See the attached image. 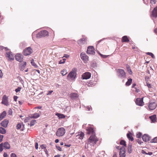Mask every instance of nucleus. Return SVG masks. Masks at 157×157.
Returning <instances> with one entry per match:
<instances>
[{"instance_id":"38","label":"nucleus","mask_w":157,"mask_h":157,"mask_svg":"<svg viewBox=\"0 0 157 157\" xmlns=\"http://www.w3.org/2000/svg\"><path fill=\"white\" fill-rule=\"evenodd\" d=\"M151 143H157V137H155L151 141Z\"/></svg>"},{"instance_id":"59","label":"nucleus","mask_w":157,"mask_h":157,"mask_svg":"<svg viewBox=\"0 0 157 157\" xmlns=\"http://www.w3.org/2000/svg\"><path fill=\"white\" fill-rule=\"evenodd\" d=\"M2 75H3V74H2V71H1V70H0V77H2Z\"/></svg>"},{"instance_id":"50","label":"nucleus","mask_w":157,"mask_h":157,"mask_svg":"<svg viewBox=\"0 0 157 157\" xmlns=\"http://www.w3.org/2000/svg\"><path fill=\"white\" fill-rule=\"evenodd\" d=\"M11 157H17L16 155L14 153H12L11 154Z\"/></svg>"},{"instance_id":"63","label":"nucleus","mask_w":157,"mask_h":157,"mask_svg":"<svg viewBox=\"0 0 157 157\" xmlns=\"http://www.w3.org/2000/svg\"><path fill=\"white\" fill-rule=\"evenodd\" d=\"M154 32L157 35V28H155L154 29Z\"/></svg>"},{"instance_id":"9","label":"nucleus","mask_w":157,"mask_h":157,"mask_svg":"<svg viewBox=\"0 0 157 157\" xmlns=\"http://www.w3.org/2000/svg\"><path fill=\"white\" fill-rule=\"evenodd\" d=\"M91 74L89 72H86L82 76V78L83 79H87L90 78Z\"/></svg>"},{"instance_id":"3","label":"nucleus","mask_w":157,"mask_h":157,"mask_svg":"<svg viewBox=\"0 0 157 157\" xmlns=\"http://www.w3.org/2000/svg\"><path fill=\"white\" fill-rule=\"evenodd\" d=\"M65 133V129L63 128H60L58 129L56 132V135L58 136H62Z\"/></svg>"},{"instance_id":"14","label":"nucleus","mask_w":157,"mask_h":157,"mask_svg":"<svg viewBox=\"0 0 157 157\" xmlns=\"http://www.w3.org/2000/svg\"><path fill=\"white\" fill-rule=\"evenodd\" d=\"M151 17L156 18L157 17V6L155 7L152 12Z\"/></svg>"},{"instance_id":"47","label":"nucleus","mask_w":157,"mask_h":157,"mask_svg":"<svg viewBox=\"0 0 157 157\" xmlns=\"http://www.w3.org/2000/svg\"><path fill=\"white\" fill-rule=\"evenodd\" d=\"M137 142L140 144H141L143 143V142L141 141L139 139H138L136 140Z\"/></svg>"},{"instance_id":"40","label":"nucleus","mask_w":157,"mask_h":157,"mask_svg":"<svg viewBox=\"0 0 157 157\" xmlns=\"http://www.w3.org/2000/svg\"><path fill=\"white\" fill-rule=\"evenodd\" d=\"M3 143L0 144V152H1L3 150Z\"/></svg>"},{"instance_id":"46","label":"nucleus","mask_w":157,"mask_h":157,"mask_svg":"<svg viewBox=\"0 0 157 157\" xmlns=\"http://www.w3.org/2000/svg\"><path fill=\"white\" fill-rule=\"evenodd\" d=\"M86 108L89 111H91L92 110V108L90 106H88L86 107Z\"/></svg>"},{"instance_id":"37","label":"nucleus","mask_w":157,"mask_h":157,"mask_svg":"<svg viewBox=\"0 0 157 157\" xmlns=\"http://www.w3.org/2000/svg\"><path fill=\"white\" fill-rule=\"evenodd\" d=\"M66 59L65 58H63L62 60H60L59 62V64H63L65 63V61Z\"/></svg>"},{"instance_id":"31","label":"nucleus","mask_w":157,"mask_h":157,"mask_svg":"<svg viewBox=\"0 0 157 157\" xmlns=\"http://www.w3.org/2000/svg\"><path fill=\"white\" fill-rule=\"evenodd\" d=\"M6 133L5 129L2 127H0V133L2 134H4Z\"/></svg>"},{"instance_id":"1","label":"nucleus","mask_w":157,"mask_h":157,"mask_svg":"<svg viewBox=\"0 0 157 157\" xmlns=\"http://www.w3.org/2000/svg\"><path fill=\"white\" fill-rule=\"evenodd\" d=\"M87 132L89 134H92L91 135L89 138L88 143L90 144L91 143H94V144H96L98 140V139L95 135V133L92 128L91 127L88 128L87 129Z\"/></svg>"},{"instance_id":"52","label":"nucleus","mask_w":157,"mask_h":157,"mask_svg":"<svg viewBox=\"0 0 157 157\" xmlns=\"http://www.w3.org/2000/svg\"><path fill=\"white\" fill-rule=\"evenodd\" d=\"M56 148L59 151H61V147L59 146H56Z\"/></svg>"},{"instance_id":"42","label":"nucleus","mask_w":157,"mask_h":157,"mask_svg":"<svg viewBox=\"0 0 157 157\" xmlns=\"http://www.w3.org/2000/svg\"><path fill=\"white\" fill-rule=\"evenodd\" d=\"M141 135L142 133L140 132H139L136 135V137L137 138L139 139L140 138Z\"/></svg>"},{"instance_id":"49","label":"nucleus","mask_w":157,"mask_h":157,"mask_svg":"<svg viewBox=\"0 0 157 157\" xmlns=\"http://www.w3.org/2000/svg\"><path fill=\"white\" fill-rule=\"evenodd\" d=\"M3 137V135H0V143L2 141Z\"/></svg>"},{"instance_id":"41","label":"nucleus","mask_w":157,"mask_h":157,"mask_svg":"<svg viewBox=\"0 0 157 157\" xmlns=\"http://www.w3.org/2000/svg\"><path fill=\"white\" fill-rule=\"evenodd\" d=\"M31 64H32V65L35 67H37V65H36V64L34 63V60L33 59H32L31 60Z\"/></svg>"},{"instance_id":"23","label":"nucleus","mask_w":157,"mask_h":157,"mask_svg":"<svg viewBox=\"0 0 157 157\" xmlns=\"http://www.w3.org/2000/svg\"><path fill=\"white\" fill-rule=\"evenodd\" d=\"M78 97V94L76 93H72L71 94V98L72 99H76Z\"/></svg>"},{"instance_id":"30","label":"nucleus","mask_w":157,"mask_h":157,"mask_svg":"<svg viewBox=\"0 0 157 157\" xmlns=\"http://www.w3.org/2000/svg\"><path fill=\"white\" fill-rule=\"evenodd\" d=\"M132 145L131 144H129L128 146V153H131L132 152Z\"/></svg>"},{"instance_id":"35","label":"nucleus","mask_w":157,"mask_h":157,"mask_svg":"<svg viewBox=\"0 0 157 157\" xmlns=\"http://www.w3.org/2000/svg\"><path fill=\"white\" fill-rule=\"evenodd\" d=\"M71 109V107L70 106H68L66 107L65 109V110L66 111H67V113H68L70 111Z\"/></svg>"},{"instance_id":"15","label":"nucleus","mask_w":157,"mask_h":157,"mask_svg":"<svg viewBox=\"0 0 157 157\" xmlns=\"http://www.w3.org/2000/svg\"><path fill=\"white\" fill-rule=\"evenodd\" d=\"M142 138L144 141L145 142H147L150 141L151 138L147 134H145L142 137Z\"/></svg>"},{"instance_id":"2","label":"nucleus","mask_w":157,"mask_h":157,"mask_svg":"<svg viewBox=\"0 0 157 157\" xmlns=\"http://www.w3.org/2000/svg\"><path fill=\"white\" fill-rule=\"evenodd\" d=\"M118 77L121 78H126V74L124 71L121 69H118L117 70Z\"/></svg>"},{"instance_id":"51","label":"nucleus","mask_w":157,"mask_h":157,"mask_svg":"<svg viewBox=\"0 0 157 157\" xmlns=\"http://www.w3.org/2000/svg\"><path fill=\"white\" fill-rule=\"evenodd\" d=\"M69 57V56L67 54H65L64 56L63 57V58L65 57L66 58H68Z\"/></svg>"},{"instance_id":"55","label":"nucleus","mask_w":157,"mask_h":157,"mask_svg":"<svg viewBox=\"0 0 157 157\" xmlns=\"http://www.w3.org/2000/svg\"><path fill=\"white\" fill-rule=\"evenodd\" d=\"M41 147L42 149L45 148L46 147H45V145L44 144H42L41 146Z\"/></svg>"},{"instance_id":"34","label":"nucleus","mask_w":157,"mask_h":157,"mask_svg":"<svg viewBox=\"0 0 157 157\" xmlns=\"http://www.w3.org/2000/svg\"><path fill=\"white\" fill-rule=\"evenodd\" d=\"M36 122V121L35 120H33L31 121L30 122V126H32L34 125Z\"/></svg>"},{"instance_id":"28","label":"nucleus","mask_w":157,"mask_h":157,"mask_svg":"<svg viewBox=\"0 0 157 157\" xmlns=\"http://www.w3.org/2000/svg\"><path fill=\"white\" fill-rule=\"evenodd\" d=\"M127 136L128 138L129 139V140H131V141H133L134 139L132 137L131 135V133H127Z\"/></svg>"},{"instance_id":"57","label":"nucleus","mask_w":157,"mask_h":157,"mask_svg":"<svg viewBox=\"0 0 157 157\" xmlns=\"http://www.w3.org/2000/svg\"><path fill=\"white\" fill-rule=\"evenodd\" d=\"M141 153L143 154H145L146 155L147 154V153L143 150L141 151Z\"/></svg>"},{"instance_id":"53","label":"nucleus","mask_w":157,"mask_h":157,"mask_svg":"<svg viewBox=\"0 0 157 157\" xmlns=\"http://www.w3.org/2000/svg\"><path fill=\"white\" fill-rule=\"evenodd\" d=\"M38 148V144L37 143H36L35 144V148L37 149Z\"/></svg>"},{"instance_id":"32","label":"nucleus","mask_w":157,"mask_h":157,"mask_svg":"<svg viewBox=\"0 0 157 157\" xmlns=\"http://www.w3.org/2000/svg\"><path fill=\"white\" fill-rule=\"evenodd\" d=\"M132 81V79L130 78L128 79V81L126 83V85L127 86H129L130 85Z\"/></svg>"},{"instance_id":"5","label":"nucleus","mask_w":157,"mask_h":157,"mask_svg":"<svg viewBox=\"0 0 157 157\" xmlns=\"http://www.w3.org/2000/svg\"><path fill=\"white\" fill-rule=\"evenodd\" d=\"M76 72L73 71H71L67 76L68 79H74L76 77Z\"/></svg>"},{"instance_id":"61","label":"nucleus","mask_w":157,"mask_h":157,"mask_svg":"<svg viewBox=\"0 0 157 157\" xmlns=\"http://www.w3.org/2000/svg\"><path fill=\"white\" fill-rule=\"evenodd\" d=\"M4 157H8V156L7 154L6 153H4L3 155Z\"/></svg>"},{"instance_id":"18","label":"nucleus","mask_w":157,"mask_h":157,"mask_svg":"<svg viewBox=\"0 0 157 157\" xmlns=\"http://www.w3.org/2000/svg\"><path fill=\"white\" fill-rule=\"evenodd\" d=\"M86 41V39L85 38H83L79 40L78 41V44L81 45L85 43Z\"/></svg>"},{"instance_id":"20","label":"nucleus","mask_w":157,"mask_h":157,"mask_svg":"<svg viewBox=\"0 0 157 157\" xmlns=\"http://www.w3.org/2000/svg\"><path fill=\"white\" fill-rule=\"evenodd\" d=\"M26 64V62H24L23 63H21L20 65V70L23 71L25 68Z\"/></svg>"},{"instance_id":"16","label":"nucleus","mask_w":157,"mask_h":157,"mask_svg":"<svg viewBox=\"0 0 157 157\" xmlns=\"http://www.w3.org/2000/svg\"><path fill=\"white\" fill-rule=\"evenodd\" d=\"M81 58L82 59L85 61H86L88 59V57L84 53L82 52L80 54Z\"/></svg>"},{"instance_id":"12","label":"nucleus","mask_w":157,"mask_h":157,"mask_svg":"<svg viewBox=\"0 0 157 157\" xmlns=\"http://www.w3.org/2000/svg\"><path fill=\"white\" fill-rule=\"evenodd\" d=\"M157 106V104L155 102H150L148 107L149 109L154 110L155 109Z\"/></svg>"},{"instance_id":"7","label":"nucleus","mask_w":157,"mask_h":157,"mask_svg":"<svg viewBox=\"0 0 157 157\" xmlns=\"http://www.w3.org/2000/svg\"><path fill=\"white\" fill-rule=\"evenodd\" d=\"M119 157H125V149L124 147L122 146L120 148L119 153Z\"/></svg>"},{"instance_id":"45","label":"nucleus","mask_w":157,"mask_h":157,"mask_svg":"<svg viewBox=\"0 0 157 157\" xmlns=\"http://www.w3.org/2000/svg\"><path fill=\"white\" fill-rule=\"evenodd\" d=\"M156 2V0H150V2L152 5L155 4Z\"/></svg>"},{"instance_id":"8","label":"nucleus","mask_w":157,"mask_h":157,"mask_svg":"<svg viewBox=\"0 0 157 157\" xmlns=\"http://www.w3.org/2000/svg\"><path fill=\"white\" fill-rule=\"evenodd\" d=\"M94 50V48L93 46H89L87 49V53L88 54H94L95 53Z\"/></svg>"},{"instance_id":"58","label":"nucleus","mask_w":157,"mask_h":157,"mask_svg":"<svg viewBox=\"0 0 157 157\" xmlns=\"http://www.w3.org/2000/svg\"><path fill=\"white\" fill-rule=\"evenodd\" d=\"M101 56L104 58H107L108 56H105V55H103L102 54H100Z\"/></svg>"},{"instance_id":"60","label":"nucleus","mask_w":157,"mask_h":157,"mask_svg":"<svg viewBox=\"0 0 157 157\" xmlns=\"http://www.w3.org/2000/svg\"><path fill=\"white\" fill-rule=\"evenodd\" d=\"M153 154V153L152 152H148V153H147V154L146 155H152Z\"/></svg>"},{"instance_id":"27","label":"nucleus","mask_w":157,"mask_h":157,"mask_svg":"<svg viewBox=\"0 0 157 157\" xmlns=\"http://www.w3.org/2000/svg\"><path fill=\"white\" fill-rule=\"evenodd\" d=\"M128 41H129V40L126 36H125L123 37L122 39V42H128Z\"/></svg>"},{"instance_id":"44","label":"nucleus","mask_w":157,"mask_h":157,"mask_svg":"<svg viewBox=\"0 0 157 157\" xmlns=\"http://www.w3.org/2000/svg\"><path fill=\"white\" fill-rule=\"evenodd\" d=\"M146 54H147L148 55H149L151 56L153 58H154L155 57L154 55L153 54V53H152L151 52H147Z\"/></svg>"},{"instance_id":"10","label":"nucleus","mask_w":157,"mask_h":157,"mask_svg":"<svg viewBox=\"0 0 157 157\" xmlns=\"http://www.w3.org/2000/svg\"><path fill=\"white\" fill-rule=\"evenodd\" d=\"M143 98H137L136 101V104L139 106H143L144 104L143 101Z\"/></svg>"},{"instance_id":"62","label":"nucleus","mask_w":157,"mask_h":157,"mask_svg":"<svg viewBox=\"0 0 157 157\" xmlns=\"http://www.w3.org/2000/svg\"><path fill=\"white\" fill-rule=\"evenodd\" d=\"M113 157H117L116 153L115 152L114 153Z\"/></svg>"},{"instance_id":"17","label":"nucleus","mask_w":157,"mask_h":157,"mask_svg":"<svg viewBox=\"0 0 157 157\" xmlns=\"http://www.w3.org/2000/svg\"><path fill=\"white\" fill-rule=\"evenodd\" d=\"M6 56L8 57L11 60H13L14 59L13 56L11 52H8L6 53Z\"/></svg>"},{"instance_id":"11","label":"nucleus","mask_w":157,"mask_h":157,"mask_svg":"<svg viewBox=\"0 0 157 157\" xmlns=\"http://www.w3.org/2000/svg\"><path fill=\"white\" fill-rule=\"evenodd\" d=\"M23 55L19 53H18L15 55L16 60L20 62L23 61Z\"/></svg>"},{"instance_id":"6","label":"nucleus","mask_w":157,"mask_h":157,"mask_svg":"<svg viewBox=\"0 0 157 157\" xmlns=\"http://www.w3.org/2000/svg\"><path fill=\"white\" fill-rule=\"evenodd\" d=\"M33 50L30 47H29L25 49L23 51V53L25 56H28L32 53Z\"/></svg>"},{"instance_id":"56","label":"nucleus","mask_w":157,"mask_h":157,"mask_svg":"<svg viewBox=\"0 0 157 157\" xmlns=\"http://www.w3.org/2000/svg\"><path fill=\"white\" fill-rule=\"evenodd\" d=\"M53 92L52 90H50L48 91V93L47 94V95H50Z\"/></svg>"},{"instance_id":"64","label":"nucleus","mask_w":157,"mask_h":157,"mask_svg":"<svg viewBox=\"0 0 157 157\" xmlns=\"http://www.w3.org/2000/svg\"><path fill=\"white\" fill-rule=\"evenodd\" d=\"M147 86H148V88H150L151 87V85L149 83H147Z\"/></svg>"},{"instance_id":"24","label":"nucleus","mask_w":157,"mask_h":157,"mask_svg":"<svg viewBox=\"0 0 157 157\" xmlns=\"http://www.w3.org/2000/svg\"><path fill=\"white\" fill-rule=\"evenodd\" d=\"M3 147L6 149H9L10 148V145L7 142H6L3 144Z\"/></svg>"},{"instance_id":"13","label":"nucleus","mask_w":157,"mask_h":157,"mask_svg":"<svg viewBox=\"0 0 157 157\" xmlns=\"http://www.w3.org/2000/svg\"><path fill=\"white\" fill-rule=\"evenodd\" d=\"M7 99L8 98L6 95H4L2 98V103L6 106L9 105V103Z\"/></svg>"},{"instance_id":"21","label":"nucleus","mask_w":157,"mask_h":157,"mask_svg":"<svg viewBox=\"0 0 157 157\" xmlns=\"http://www.w3.org/2000/svg\"><path fill=\"white\" fill-rule=\"evenodd\" d=\"M40 114L39 113H35L31 115V118H32L36 119L39 117Z\"/></svg>"},{"instance_id":"25","label":"nucleus","mask_w":157,"mask_h":157,"mask_svg":"<svg viewBox=\"0 0 157 157\" xmlns=\"http://www.w3.org/2000/svg\"><path fill=\"white\" fill-rule=\"evenodd\" d=\"M6 112L3 111L0 115V121L2 120L6 115Z\"/></svg>"},{"instance_id":"4","label":"nucleus","mask_w":157,"mask_h":157,"mask_svg":"<svg viewBox=\"0 0 157 157\" xmlns=\"http://www.w3.org/2000/svg\"><path fill=\"white\" fill-rule=\"evenodd\" d=\"M48 34V32L46 30L41 31L37 35L38 38H41L47 36Z\"/></svg>"},{"instance_id":"22","label":"nucleus","mask_w":157,"mask_h":157,"mask_svg":"<svg viewBox=\"0 0 157 157\" xmlns=\"http://www.w3.org/2000/svg\"><path fill=\"white\" fill-rule=\"evenodd\" d=\"M149 118L151 120L152 122L153 123H154L156 122V116L155 115H153L149 117Z\"/></svg>"},{"instance_id":"26","label":"nucleus","mask_w":157,"mask_h":157,"mask_svg":"<svg viewBox=\"0 0 157 157\" xmlns=\"http://www.w3.org/2000/svg\"><path fill=\"white\" fill-rule=\"evenodd\" d=\"M56 115L59 118V119H62L64 118L65 117V116L63 114L57 113L56 114Z\"/></svg>"},{"instance_id":"39","label":"nucleus","mask_w":157,"mask_h":157,"mask_svg":"<svg viewBox=\"0 0 157 157\" xmlns=\"http://www.w3.org/2000/svg\"><path fill=\"white\" fill-rule=\"evenodd\" d=\"M127 67V69L128 72L131 75L132 74V71L131 70L129 67V66H128Z\"/></svg>"},{"instance_id":"43","label":"nucleus","mask_w":157,"mask_h":157,"mask_svg":"<svg viewBox=\"0 0 157 157\" xmlns=\"http://www.w3.org/2000/svg\"><path fill=\"white\" fill-rule=\"evenodd\" d=\"M21 127V124L20 123H18L16 126V128L17 129H19Z\"/></svg>"},{"instance_id":"48","label":"nucleus","mask_w":157,"mask_h":157,"mask_svg":"<svg viewBox=\"0 0 157 157\" xmlns=\"http://www.w3.org/2000/svg\"><path fill=\"white\" fill-rule=\"evenodd\" d=\"M21 89V88L20 87H18L17 88L15 89V91L16 92H17L19 91H20Z\"/></svg>"},{"instance_id":"19","label":"nucleus","mask_w":157,"mask_h":157,"mask_svg":"<svg viewBox=\"0 0 157 157\" xmlns=\"http://www.w3.org/2000/svg\"><path fill=\"white\" fill-rule=\"evenodd\" d=\"M8 123V121L6 120H5L2 122L1 124L2 126L3 127H4L6 128L7 126Z\"/></svg>"},{"instance_id":"36","label":"nucleus","mask_w":157,"mask_h":157,"mask_svg":"<svg viewBox=\"0 0 157 157\" xmlns=\"http://www.w3.org/2000/svg\"><path fill=\"white\" fill-rule=\"evenodd\" d=\"M120 144L121 145H123L125 146H126L125 142L123 140H121V141L120 142Z\"/></svg>"},{"instance_id":"29","label":"nucleus","mask_w":157,"mask_h":157,"mask_svg":"<svg viewBox=\"0 0 157 157\" xmlns=\"http://www.w3.org/2000/svg\"><path fill=\"white\" fill-rule=\"evenodd\" d=\"M84 136V133L82 132H81L79 134H78V136H78V138H79V139H83Z\"/></svg>"},{"instance_id":"33","label":"nucleus","mask_w":157,"mask_h":157,"mask_svg":"<svg viewBox=\"0 0 157 157\" xmlns=\"http://www.w3.org/2000/svg\"><path fill=\"white\" fill-rule=\"evenodd\" d=\"M67 70L65 69H64L63 70H62L61 72V74L63 75H66L67 74Z\"/></svg>"},{"instance_id":"54","label":"nucleus","mask_w":157,"mask_h":157,"mask_svg":"<svg viewBox=\"0 0 157 157\" xmlns=\"http://www.w3.org/2000/svg\"><path fill=\"white\" fill-rule=\"evenodd\" d=\"M18 97L17 96H15L13 97L14 100L15 101H16Z\"/></svg>"}]
</instances>
